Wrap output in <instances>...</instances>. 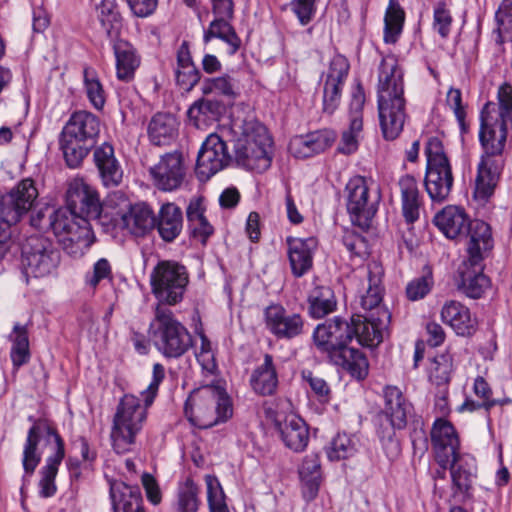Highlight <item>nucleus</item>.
Masks as SVG:
<instances>
[{
	"mask_svg": "<svg viewBox=\"0 0 512 512\" xmlns=\"http://www.w3.org/2000/svg\"><path fill=\"white\" fill-rule=\"evenodd\" d=\"M165 377V368L160 363L153 365V378L147 389L143 392L146 405H151L157 395L159 385Z\"/></svg>",
	"mask_w": 512,
	"mask_h": 512,
	"instance_id": "338daca9",
	"label": "nucleus"
},
{
	"mask_svg": "<svg viewBox=\"0 0 512 512\" xmlns=\"http://www.w3.org/2000/svg\"><path fill=\"white\" fill-rule=\"evenodd\" d=\"M452 371L451 359L447 355H439L434 358L430 370V379L437 385L447 384L450 381Z\"/></svg>",
	"mask_w": 512,
	"mask_h": 512,
	"instance_id": "13d9d810",
	"label": "nucleus"
},
{
	"mask_svg": "<svg viewBox=\"0 0 512 512\" xmlns=\"http://www.w3.org/2000/svg\"><path fill=\"white\" fill-rule=\"evenodd\" d=\"M249 385L255 394L262 397L273 396L277 392L278 372L271 354H264L263 362L253 369L249 377Z\"/></svg>",
	"mask_w": 512,
	"mask_h": 512,
	"instance_id": "c756f323",
	"label": "nucleus"
},
{
	"mask_svg": "<svg viewBox=\"0 0 512 512\" xmlns=\"http://www.w3.org/2000/svg\"><path fill=\"white\" fill-rule=\"evenodd\" d=\"M391 319L388 310L380 311L379 316L375 313L351 316L349 323L352 332V340L356 339L358 344L367 347L379 345L384 338Z\"/></svg>",
	"mask_w": 512,
	"mask_h": 512,
	"instance_id": "f3484780",
	"label": "nucleus"
},
{
	"mask_svg": "<svg viewBox=\"0 0 512 512\" xmlns=\"http://www.w3.org/2000/svg\"><path fill=\"white\" fill-rule=\"evenodd\" d=\"M496 27L492 31V39L497 50L507 41H512V0H503L495 13Z\"/></svg>",
	"mask_w": 512,
	"mask_h": 512,
	"instance_id": "a18cd8bd",
	"label": "nucleus"
},
{
	"mask_svg": "<svg viewBox=\"0 0 512 512\" xmlns=\"http://www.w3.org/2000/svg\"><path fill=\"white\" fill-rule=\"evenodd\" d=\"M184 414L195 427L208 429L232 416V404L223 388L206 385L190 393L184 404Z\"/></svg>",
	"mask_w": 512,
	"mask_h": 512,
	"instance_id": "423d86ee",
	"label": "nucleus"
},
{
	"mask_svg": "<svg viewBox=\"0 0 512 512\" xmlns=\"http://www.w3.org/2000/svg\"><path fill=\"white\" fill-rule=\"evenodd\" d=\"M403 76V70L394 55L382 58L377 94L380 127L386 140L396 139L404 127L406 100Z\"/></svg>",
	"mask_w": 512,
	"mask_h": 512,
	"instance_id": "20e7f679",
	"label": "nucleus"
},
{
	"mask_svg": "<svg viewBox=\"0 0 512 512\" xmlns=\"http://www.w3.org/2000/svg\"><path fill=\"white\" fill-rule=\"evenodd\" d=\"M316 0H292L291 10L297 16L301 25L309 24L316 13Z\"/></svg>",
	"mask_w": 512,
	"mask_h": 512,
	"instance_id": "052dcab7",
	"label": "nucleus"
},
{
	"mask_svg": "<svg viewBox=\"0 0 512 512\" xmlns=\"http://www.w3.org/2000/svg\"><path fill=\"white\" fill-rule=\"evenodd\" d=\"M199 487L191 479H187L184 486L179 488L178 498L176 503L177 512H198L199 500Z\"/></svg>",
	"mask_w": 512,
	"mask_h": 512,
	"instance_id": "3c124183",
	"label": "nucleus"
},
{
	"mask_svg": "<svg viewBox=\"0 0 512 512\" xmlns=\"http://www.w3.org/2000/svg\"><path fill=\"white\" fill-rule=\"evenodd\" d=\"M453 18L445 2H438L433 11V29L442 39L449 37Z\"/></svg>",
	"mask_w": 512,
	"mask_h": 512,
	"instance_id": "4d7b16f0",
	"label": "nucleus"
},
{
	"mask_svg": "<svg viewBox=\"0 0 512 512\" xmlns=\"http://www.w3.org/2000/svg\"><path fill=\"white\" fill-rule=\"evenodd\" d=\"M334 290L323 284H316L307 295V313L312 319H322L337 309Z\"/></svg>",
	"mask_w": 512,
	"mask_h": 512,
	"instance_id": "ea45409f",
	"label": "nucleus"
},
{
	"mask_svg": "<svg viewBox=\"0 0 512 512\" xmlns=\"http://www.w3.org/2000/svg\"><path fill=\"white\" fill-rule=\"evenodd\" d=\"M66 207L72 215L89 220L101 214V204L97 191L83 180L70 183L66 195Z\"/></svg>",
	"mask_w": 512,
	"mask_h": 512,
	"instance_id": "412c9836",
	"label": "nucleus"
},
{
	"mask_svg": "<svg viewBox=\"0 0 512 512\" xmlns=\"http://www.w3.org/2000/svg\"><path fill=\"white\" fill-rule=\"evenodd\" d=\"M349 70L350 63L344 55L335 54L330 60L323 86V113L332 115L339 107Z\"/></svg>",
	"mask_w": 512,
	"mask_h": 512,
	"instance_id": "a211bd4d",
	"label": "nucleus"
},
{
	"mask_svg": "<svg viewBox=\"0 0 512 512\" xmlns=\"http://www.w3.org/2000/svg\"><path fill=\"white\" fill-rule=\"evenodd\" d=\"M368 288L366 293L360 297V305L368 313H375L379 316L380 311L387 310L381 305L383 288L381 286L384 269L380 262L371 261L367 264Z\"/></svg>",
	"mask_w": 512,
	"mask_h": 512,
	"instance_id": "2f4dec72",
	"label": "nucleus"
},
{
	"mask_svg": "<svg viewBox=\"0 0 512 512\" xmlns=\"http://www.w3.org/2000/svg\"><path fill=\"white\" fill-rule=\"evenodd\" d=\"M113 280L112 265L106 258L98 259L92 267L91 271L86 272L84 276V283L87 287L95 290L102 281Z\"/></svg>",
	"mask_w": 512,
	"mask_h": 512,
	"instance_id": "5fc2aeb1",
	"label": "nucleus"
},
{
	"mask_svg": "<svg viewBox=\"0 0 512 512\" xmlns=\"http://www.w3.org/2000/svg\"><path fill=\"white\" fill-rule=\"evenodd\" d=\"M287 256L291 273L295 278H301L313 268L314 252L318 241L315 237L286 238Z\"/></svg>",
	"mask_w": 512,
	"mask_h": 512,
	"instance_id": "393cba45",
	"label": "nucleus"
},
{
	"mask_svg": "<svg viewBox=\"0 0 512 512\" xmlns=\"http://www.w3.org/2000/svg\"><path fill=\"white\" fill-rule=\"evenodd\" d=\"M155 227L165 242L174 241L183 229V213L174 203L163 204L156 218Z\"/></svg>",
	"mask_w": 512,
	"mask_h": 512,
	"instance_id": "a19ab883",
	"label": "nucleus"
},
{
	"mask_svg": "<svg viewBox=\"0 0 512 512\" xmlns=\"http://www.w3.org/2000/svg\"><path fill=\"white\" fill-rule=\"evenodd\" d=\"M83 82L91 105L96 110H102L106 102V93L97 72L93 68L85 67L83 70Z\"/></svg>",
	"mask_w": 512,
	"mask_h": 512,
	"instance_id": "49530a36",
	"label": "nucleus"
},
{
	"mask_svg": "<svg viewBox=\"0 0 512 512\" xmlns=\"http://www.w3.org/2000/svg\"><path fill=\"white\" fill-rule=\"evenodd\" d=\"M38 190L31 178L21 180L14 188L0 199V208L10 220L20 221L35 205Z\"/></svg>",
	"mask_w": 512,
	"mask_h": 512,
	"instance_id": "5701e85b",
	"label": "nucleus"
},
{
	"mask_svg": "<svg viewBox=\"0 0 512 512\" xmlns=\"http://www.w3.org/2000/svg\"><path fill=\"white\" fill-rule=\"evenodd\" d=\"M470 221L464 209L452 205L443 208L433 220L448 239H462Z\"/></svg>",
	"mask_w": 512,
	"mask_h": 512,
	"instance_id": "c9c22d12",
	"label": "nucleus"
},
{
	"mask_svg": "<svg viewBox=\"0 0 512 512\" xmlns=\"http://www.w3.org/2000/svg\"><path fill=\"white\" fill-rule=\"evenodd\" d=\"M177 130L176 118L169 113H157L149 122L148 136L152 144L162 146L170 143Z\"/></svg>",
	"mask_w": 512,
	"mask_h": 512,
	"instance_id": "79ce46f5",
	"label": "nucleus"
},
{
	"mask_svg": "<svg viewBox=\"0 0 512 512\" xmlns=\"http://www.w3.org/2000/svg\"><path fill=\"white\" fill-rule=\"evenodd\" d=\"M336 138L332 130L323 129L306 135L294 136L288 145L289 152L299 159L313 157L329 148Z\"/></svg>",
	"mask_w": 512,
	"mask_h": 512,
	"instance_id": "a878e982",
	"label": "nucleus"
},
{
	"mask_svg": "<svg viewBox=\"0 0 512 512\" xmlns=\"http://www.w3.org/2000/svg\"><path fill=\"white\" fill-rule=\"evenodd\" d=\"M175 80L177 86L186 92L191 91L200 81L201 74L193 62L188 41H183L177 50Z\"/></svg>",
	"mask_w": 512,
	"mask_h": 512,
	"instance_id": "58836bf2",
	"label": "nucleus"
},
{
	"mask_svg": "<svg viewBox=\"0 0 512 512\" xmlns=\"http://www.w3.org/2000/svg\"><path fill=\"white\" fill-rule=\"evenodd\" d=\"M352 332L348 320L334 316L315 327L312 340L317 351L332 364L346 370L353 378L363 380L368 375L369 363L362 351L350 346Z\"/></svg>",
	"mask_w": 512,
	"mask_h": 512,
	"instance_id": "f03ea898",
	"label": "nucleus"
},
{
	"mask_svg": "<svg viewBox=\"0 0 512 512\" xmlns=\"http://www.w3.org/2000/svg\"><path fill=\"white\" fill-rule=\"evenodd\" d=\"M201 91L205 95L216 93L229 98H235L237 96L235 91V81L228 74L220 77L204 79L201 85Z\"/></svg>",
	"mask_w": 512,
	"mask_h": 512,
	"instance_id": "864d4df0",
	"label": "nucleus"
},
{
	"mask_svg": "<svg viewBox=\"0 0 512 512\" xmlns=\"http://www.w3.org/2000/svg\"><path fill=\"white\" fill-rule=\"evenodd\" d=\"M434 286V278L432 268L425 265L422 274L415 277L406 285L405 293L410 301H418L425 298Z\"/></svg>",
	"mask_w": 512,
	"mask_h": 512,
	"instance_id": "09e8293b",
	"label": "nucleus"
},
{
	"mask_svg": "<svg viewBox=\"0 0 512 512\" xmlns=\"http://www.w3.org/2000/svg\"><path fill=\"white\" fill-rule=\"evenodd\" d=\"M383 398L382 414L389 421L391 428L379 430L378 434L383 445L390 446L393 452L397 454L399 452V444L395 439V430H401L406 427L408 417L413 412V406L397 386H385L383 388Z\"/></svg>",
	"mask_w": 512,
	"mask_h": 512,
	"instance_id": "2eb2a0df",
	"label": "nucleus"
},
{
	"mask_svg": "<svg viewBox=\"0 0 512 512\" xmlns=\"http://www.w3.org/2000/svg\"><path fill=\"white\" fill-rule=\"evenodd\" d=\"M93 161L104 186L117 187L121 184L123 169L111 144L104 142L102 145L95 147Z\"/></svg>",
	"mask_w": 512,
	"mask_h": 512,
	"instance_id": "cd10ccee",
	"label": "nucleus"
},
{
	"mask_svg": "<svg viewBox=\"0 0 512 512\" xmlns=\"http://www.w3.org/2000/svg\"><path fill=\"white\" fill-rule=\"evenodd\" d=\"M398 185L401 193L402 215L407 225H411L419 219L422 206L418 183L414 176L405 174L400 177Z\"/></svg>",
	"mask_w": 512,
	"mask_h": 512,
	"instance_id": "e433bc0d",
	"label": "nucleus"
},
{
	"mask_svg": "<svg viewBox=\"0 0 512 512\" xmlns=\"http://www.w3.org/2000/svg\"><path fill=\"white\" fill-rule=\"evenodd\" d=\"M113 52L116 59V76L120 81L130 82L140 66L141 58L134 46L124 39L113 41Z\"/></svg>",
	"mask_w": 512,
	"mask_h": 512,
	"instance_id": "4c0bfd02",
	"label": "nucleus"
},
{
	"mask_svg": "<svg viewBox=\"0 0 512 512\" xmlns=\"http://www.w3.org/2000/svg\"><path fill=\"white\" fill-rule=\"evenodd\" d=\"M267 330L277 339L291 340L304 332L305 320L299 313L289 312L281 304H271L264 310Z\"/></svg>",
	"mask_w": 512,
	"mask_h": 512,
	"instance_id": "aec40b11",
	"label": "nucleus"
},
{
	"mask_svg": "<svg viewBox=\"0 0 512 512\" xmlns=\"http://www.w3.org/2000/svg\"><path fill=\"white\" fill-rule=\"evenodd\" d=\"M224 109L223 104L218 100L199 99L195 101L187 111L189 121L196 128H201L209 121L216 120Z\"/></svg>",
	"mask_w": 512,
	"mask_h": 512,
	"instance_id": "c03bdc74",
	"label": "nucleus"
},
{
	"mask_svg": "<svg viewBox=\"0 0 512 512\" xmlns=\"http://www.w3.org/2000/svg\"><path fill=\"white\" fill-rule=\"evenodd\" d=\"M29 421L33 422L27 433L23 449L22 465L26 475L31 476L41 461V454L38 452V445L41 440L46 445L54 444V452L46 459V464L41 468L39 481V494L43 498L52 497L56 493L55 478L58 468L65 457V443L55 426L46 419H34L30 416Z\"/></svg>",
	"mask_w": 512,
	"mask_h": 512,
	"instance_id": "7ed1b4c3",
	"label": "nucleus"
},
{
	"mask_svg": "<svg viewBox=\"0 0 512 512\" xmlns=\"http://www.w3.org/2000/svg\"><path fill=\"white\" fill-rule=\"evenodd\" d=\"M424 152L426 156L425 191L433 203L442 204L448 200L454 185L450 160L442 140L437 136L428 138Z\"/></svg>",
	"mask_w": 512,
	"mask_h": 512,
	"instance_id": "1a4fd4ad",
	"label": "nucleus"
},
{
	"mask_svg": "<svg viewBox=\"0 0 512 512\" xmlns=\"http://www.w3.org/2000/svg\"><path fill=\"white\" fill-rule=\"evenodd\" d=\"M113 512H145L140 488L118 480L109 481Z\"/></svg>",
	"mask_w": 512,
	"mask_h": 512,
	"instance_id": "7c9ffc66",
	"label": "nucleus"
},
{
	"mask_svg": "<svg viewBox=\"0 0 512 512\" xmlns=\"http://www.w3.org/2000/svg\"><path fill=\"white\" fill-rule=\"evenodd\" d=\"M453 485L461 493H466L472 486V473L461 464L451 466Z\"/></svg>",
	"mask_w": 512,
	"mask_h": 512,
	"instance_id": "680f3d73",
	"label": "nucleus"
},
{
	"mask_svg": "<svg viewBox=\"0 0 512 512\" xmlns=\"http://www.w3.org/2000/svg\"><path fill=\"white\" fill-rule=\"evenodd\" d=\"M207 502L210 512H230L223 488L214 475H206Z\"/></svg>",
	"mask_w": 512,
	"mask_h": 512,
	"instance_id": "603ef678",
	"label": "nucleus"
},
{
	"mask_svg": "<svg viewBox=\"0 0 512 512\" xmlns=\"http://www.w3.org/2000/svg\"><path fill=\"white\" fill-rule=\"evenodd\" d=\"M347 193L346 207L353 225L366 230L378 210L379 195H371L368 180L356 175L345 187Z\"/></svg>",
	"mask_w": 512,
	"mask_h": 512,
	"instance_id": "4468645a",
	"label": "nucleus"
},
{
	"mask_svg": "<svg viewBox=\"0 0 512 512\" xmlns=\"http://www.w3.org/2000/svg\"><path fill=\"white\" fill-rule=\"evenodd\" d=\"M405 11L399 0H388V6L384 15V35L386 44H395L404 27Z\"/></svg>",
	"mask_w": 512,
	"mask_h": 512,
	"instance_id": "37998d69",
	"label": "nucleus"
},
{
	"mask_svg": "<svg viewBox=\"0 0 512 512\" xmlns=\"http://www.w3.org/2000/svg\"><path fill=\"white\" fill-rule=\"evenodd\" d=\"M446 102L453 110L462 132H466V111L462 103V93L460 89L450 88L447 92Z\"/></svg>",
	"mask_w": 512,
	"mask_h": 512,
	"instance_id": "bf43d9fd",
	"label": "nucleus"
},
{
	"mask_svg": "<svg viewBox=\"0 0 512 512\" xmlns=\"http://www.w3.org/2000/svg\"><path fill=\"white\" fill-rule=\"evenodd\" d=\"M185 266L174 261H161L151 273L152 292L158 303L166 307L181 302L188 284Z\"/></svg>",
	"mask_w": 512,
	"mask_h": 512,
	"instance_id": "ddd939ff",
	"label": "nucleus"
},
{
	"mask_svg": "<svg viewBox=\"0 0 512 512\" xmlns=\"http://www.w3.org/2000/svg\"><path fill=\"white\" fill-rule=\"evenodd\" d=\"M231 160L226 142L217 134H210L198 152L195 173L199 180L207 181L225 168Z\"/></svg>",
	"mask_w": 512,
	"mask_h": 512,
	"instance_id": "dca6fc26",
	"label": "nucleus"
},
{
	"mask_svg": "<svg viewBox=\"0 0 512 512\" xmlns=\"http://www.w3.org/2000/svg\"><path fill=\"white\" fill-rule=\"evenodd\" d=\"M97 17L105 29L107 36L113 40L119 39L122 18L117 8L110 2L102 1L97 7Z\"/></svg>",
	"mask_w": 512,
	"mask_h": 512,
	"instance_id": "de8ad7c7",
	"label": "nucleus"
},
{
	"mask_svg": "<svg viewBox=\"0 0 512 512\" xmlns=\"http://www.w3.org/2000/svg\"><path fill=\"white\" fill-rule=\"evenodd\" d=\"M150 174L158 189L163 191L177 189L185 175L182 154L178 151L165 154L159 163L150 169Z\"/></svg>",
	"mask_w": 512,
	"mask_h": 512,
	"instance_id": "b1692460",
	"label": "nucleus"
},
{
	"mask_svg": "<svg viewBox=\"0 0 512 512\" xmlns=\"http://www.w3.org/2000/svg\"><path fill=\"white\" fill-rule=\"evenodd\" d=\"M431 445L438 464L450 465L460 459V441L451 422L438 418L431 429Z\"/></svg>",
	"mask_w": 512,
	"mask_h": 512,
	"instance_id": "6ab92c4d",
	"label": "nucleus"
},
{
	"mask_svg": "<svg viewBox=\"0 0 512 512\" xmlns=\"http://www.w3.org/2000/svg\"><path fill=\"white\" fill-rule=\"evenodd\" d=\"M462 238L467 240L468 261L480 264L484 254L493 248V239L490 226L482 220H471Z\"/></svg>",
	"mask_w": 512,
	"mask_h": 512,
	"instance_id": "bb28decb",
	"label": "nucleus"
},
{
	"mask_svg": "<svg viewBox=\"0 0 512 512\" xmlns=\"http://www.w3.org/2000/svg\"><path fill=\"white\" fill-rule=\"evenodd\" d=\"M138 397L125 394L116 409L113 418L111 439L117 453H124L134 444L136 435L141 431L147 418V408Z\"/></svg>",
	"mask_w": 512,
	"mask_h": 512,
	"instance_id": "9b49d317",
	"label": "nucleus"
},
{
	"mask_svg": "<svg viewBox=\"0 0 512 512\" xmlns=\"http://www.w3.org/2000/svg\"><path fill=\"white\" fill-rule=\"evenodd\" d=\"M302 377L309 384L311 390L317 395L319 399L328 401L330 395V387L323 378L315 376L309 370L303 371Z\"/></svg>",
	"mask_w": 512,
	"mask_h": 512,
	"instance_id": "0e129e2a",
	"label": "nucleus"
},
{
	"mask_svg": "<svg viewBox=\"0 0 512 512\" xmlns=\"http://www.w3.org/2000/svg\"><path fill=\"white\" fill-rule=\"evenodd\" d=\"M365 104V92L360 81L353 86L349 105V128L342 133L338 144V152L351 155L358 149V137L363 129V107Z\"/></svg>",
	"mask_w": 512,
	"mask_h": 512,
	"instance_id": "4be33fe9",
	"label": "nucleus"
},
{
	"mask_svg": "<svg viewBox=\"0 0 512 512\" xmlns=\"http://www.w3.org/2000/svg\"><path fill=\"white\" fill-rule=\"evenodd\" d=\"M272 138L266 127L257 121H245L240 135L233 140L236 164L246 170L265 172L272 163Z\"/></svg>",
	"mask_w": 512,
	"mask_h": 512,
	"instance_id": "0eeeda50",
	"label": "nucleus"
},
{
	"mask_svg": "<svg viewBox=\"0 0 512 512\" xmlns=\"http://www.w3.org/2000/svg\"><path fill=\"white\" fill-rule=\"evenodd\" d=\"M150 335L155 348L165 357L177 359L192 347L193 338L169 307H155L150 323Z\"/></svg>",
	"mask_w": 512,
	"mask_h": 512,
	"instance_id": "6e6552de",
	"label": "nucleus"
},
{
	"mask_svg": "<svg viewBox=\"0 0 512 512\" xmlns=\"http://www.w3.org/2000/svg\"><path fill=\"white\" fill-rule=\"evenodd\" d=\"M281 439L290 450L300 453L309 443L310 433L307 423L296 414H289L283 420L275 422Z\"/></svg>",
	"mask_w": 512,
	"mask_h": 512,
	"instance_id": "c85d7f7f",
	"label": "nucleus"
},
{
	"mask_svg": "<svg viewBox=\"0 0 512 512\" xmlns=\"http://www.w3.org/2000/svg\"><path fill=\"white\" fill-rule=\"evenodd\" d=\"M357 452V440L346 433H338L326 450L331 461H339L352 457Z\"/></svg>",
	"mask_w": 512,
	"mask_h": 512,
	"instance_id": "8fccbe9b",
	"label": "nucleus"
},
{
	"mask_svg": "<svg viewBox=\"0 0 512 512\" xmlns=\"http://www.w3.org/2000/svg\"><path fill=\"white\" fill-rule=\"evenodd\" d=\"M156 223L152 209L145 203L130 205L121 215L119 226L127 229L132 235L141 237L150 232Z\"/></svg>",
	"mask_w": 512,
	"mask_h": 512,
	"instance_id": "72a5a7b5",
	"label": "nucleus"
},
{
	"mask_svg": "<svg viewBox=\"0 0 512 512\" xmlns=\"http://www.w3.org/2000/svg\"><path fill=\"white\" fill-rule=\"evenodd\" d=\"M498 102L488 101L480 112L479 141L483 154L477 167L474 196L487 201L495 191L505 166L503 152L512 130V85L503 83Z\"/></svg>",
	"mask_w": 512,
	"mask_h": 512,
	"instance_id": "f257e3e1",
	"label": "nucleus"
},
{
	"mask_svg": "<svg viewBox=\"0 0 512 512\" xmlns=\"http://www.w3.org/2000/svg\"><path fill=\"white\" fill-rule=\"evenodd\" d=\"M300 478H321L320 457L317 453L307 454L298 469Z\"/></svg>",
	"mask_w": 512,
	"mask_h": 512,
	"instance_id": "e2e57ef3",
	"label": "nucleus"
},
{
	"mask_svg": "<svg viewBox=\"0 0 512 512\" xmlns=\"http://www.w3.org/2000/svg\"><path fill=\"white\" fill-rule=\"evenodd\" d=\"M441 319L460 336H471L477 329V321L471 317L469 308L455 300L443 305Z\"/></svg>",
	"mask_w": 512,
	"mask_h": 512,
	"instance_id": "473e14b6",
	"label": "nucleus"
},
{
	"mask_svg": "<svg viewBox=\"0 0 512 512\" xmlns=\"http://www.w3.org/2000/svg\"><path fill=\"white\" fill-rule=\"evenodd\" d=\"M101 130L98 116L87 110L71 114L59 136V146L66 165L79 168L90 151L96 147Z\"/></svg>",
	"mask_w": 512,
	"mask_h": 512,
	"instance_id": "39448f33",
	"label": "nucleus"
},
{
	"mask_svg": "<svg viewBox=\"0 0 512 512\" xmlns=\"http://www.w3.org/2000/svg\"><path fill=\"white\" fill-rule=\"evenodd\" d=\"M342 243L351 257L364 259L369 255V244L366 238L354 230H345Z\"/></svg>",
	"mask_w": 512,
	"mask_h": 512,
	"instance_id": "6e6d98bb",
	"label": "nucleus"
},
{
	"mask_svg": "<svg viewBox=\"0 0 512 512\" xmlns=\"http://www.w3.org/2000/svg\"><path fill=\"white\" fill-rule=\"evenodd\" d=\"M459 275L458 289L472 299L481 298L491 285L489 277L483 273L482 263L474 265L467 260L460 268Z\"/></svg>",
	"mask_w": 512,
	"mask_h": 512,
	"instance_id": "f704fd0d",
	"label": "nucleus"
},
{
	"mask_svg": "<svg viewBox=\"0 0 512 512\" xmlns=\"http://www.w3.org/2000/svg\"><path fill=\"white\" fill-rule=\"evenodd\" d=\"M49 221L59 244L73 258H81L95 241L89 220L72 215L68 209L53 211Z\"/></svg>",
	"mask_w": 512,
	"mask_h": 512,
	"instance_id": "9d476101",
	"label": "nucleus"
},
{
	"mask_svg": "<svg viewBox=\"0 0 512 512\" xmlns=\"http://www.w3.org/2000/svg\"><path fill=\"white\" fill-rule=\"evenodd\" d=\"M232 19L215 17L208 26L207 29L204 30L203 33V41L204 43H209L212 39H217L218 35L223 34L233 28L231 24Z\"/></svg>",
	"mask_w": 512,
	"mask_h": 512,
	"instance_id": "69168bd1",
	"label": "nucleus"
},
{
	"mask_svg": "<svg viewBox=\"0 0 512 512\" xmlns=\"http://www.w3.org/2000/svg\"><path fill=\"white\" fill-rule=\"evenodd\" d=\"M141 482L148 501L153 505H158L162 500V493L155 477L145 472L141 476Z\"/></svg>",
	"mask_w": 512,
	"mask_h": 512,
	"instance_id": "774afa93",
	"label": "nucleus"
},
{
	"mask_svg": "<svg viewBox=\"0 0 512 512\" xmlns=\"http://www.w3.org/2000/svg\"><path fill=\"white\" fill-rule=\"evenodd\" d=\"M60 263V252L52 241L40 235L30 236L22 246L21 280L29 285L30 277L52 274Z\"/></svg>",
	"mask_w": 512,
	"mask_h": 512,
	"instance_id": "f8f14e48",
	"label": "nucleus"
}]
</instances>
